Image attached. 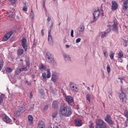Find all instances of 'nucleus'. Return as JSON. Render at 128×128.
I'll return each mask as SVG.
<instances>
[{"label":"nucleus","instance_id":"obj_30","mask_svg":"<svg viewBox=\"0 0 128 128\" xmlns=\"http://www.w3.org/2000/svg\"><path fill=\"white\" fill-rule=\"evenodd\" d=\"M2 66H4V60L2 59H0V70H2Z\"/></svg>","mask_w":128,"mask_h":128},{"label":"nucleus","instance_id":"obj_39","mask_svg":"<svg viewBox=\"0 0 128 128\" xmlns=\"http://www.w3.org/2000/svg\"><path fill=\"white\" fill-rule=\"evenodd\" d=\"M124 56V54L122 52H120L118 54V58H122Z\"/></svg>","mask_w":128,"mask_h":128},{"label":"nucleus","instance_id":"obj_13","mask_svg":"<svg viewBox=\"0 0 128 128\" xmlns=\"http://www.w3.org/2000/svg\"><path fill=\"white\" fill-rule=\"evenodd\" d=\"M110 26H109L106 30H105L104 32L102 33L101 35V38H106L110 32L111 30Z\"/></svg>","mask_w":128,"mask_h":128},{"label":"nucleus","instance_id":"obj_35","mask_svg":"<svg viewBox=\"0 0 128 128\" xmlns=\"http://www.w3.org/2000/svg\"><path fill=\"white\" fill-rule=\"evenodd\" d=\"M58 115V112H55L52 114V118H56V116Z\"/></svg>","mask_w":128,"mask_h":128},{"label":"nucleus","instance_id":"obj_11","mask_svg":"<svg viewBox=\"0 0 128 128\" xmlns=\"http://www.w3.org/2000/svg\"><path fill=\"white\" fill-rule=\"evenodd\" d=\"M118 22L116 20H114V24L112 26V30L115 32L116 34H118Z\"/></svg>","mask_w":128,"mask_h":128},{"label":"nucleus","instance_id":"obj_53","mask_svg":"<svg viewBox=\"0 0 128 128\" xmlns=\"http://www.w3.org/2000/svg\"><path fill=\"white\" fill-rule=\"evenodd\" d=\"M104 56H106V57L108 56V52H104Z\"/></svg>","mask_w":128,"mask_h":128},{"label":"nucleus","instance_id":"obj_42","mask_svg":"<svg viewBox=\"0 0 128 128\" xmlns=\"http://www.w3.org/2000/svg\"><path fill=\"white\" fill-rule=\"evenodd\" d=\"M109 94V98H110V96H112V90H110L108 92Z\"/></svg>","mask_w":128,"mask_h":128},{"label":"nucleus","instance_id":"obj_52","mask_svg":"<svg viewBox=\"0 0 128 128\" xmlns=\"http://www.w3.org/2000/svg\"><path fill=\"white\" fill-rule=\"evenodd\" d=\"M50 20H52V18L50 16H48V18H47L48 22H50Z\"/></svg>","mask_w":128,"mask_h":128},{"label":"nucleus","instance_id":"obj_50","mask_svg":"<svg viewBox=\"0 0 128 128\" xmlns=\"http://www.w3.org/2000/svg\"><path fill=\"white\" fill-rule=\"evenodd\" d=\"M39 92L42 94H44V90H39Z\"/></svg>","mask_w":128,"mask_h":128},{"label":"nucleus","instance_id":"obj_37","mask_svg":"<svg viewBox=\"0 0 128 128\" xmlns=\"http://www.w3.org/2000/svg\"><path fill=\"white\" fill-rule=\"evenodd\" d=\"M86 98L89 102H90V94L86 96Z\"/></svg>","mask_w":128,"mask_h":128},{"label":"nucleus","instance_id":"obj_62","mask_svg":"<svg viewBox=\"0 0 128 128\" xmlns=\"http://www.w3.org/2000/svg\"><path fill=\"white\" fill-rule=\"evenodd\" d=\"M53 25H54V24L52 23V25H51L52 28Z\"/></svg>","mask_w":128,"mask_h":128},{"label":"nucleus","instance_id":"obj_4","mask_svg":"<svg viewBox=\"0 0 128 128\" xmlns=\"http://www.w3.org/2000/svg\"><path fill=\"white\" fill-rule=\"evenodd\" d=\"M100 10L99 8H98L97 10H96L93 13V20L92 22V23L96 22V20L100 18Z\"/></svg>","mask_w":128,"mask_h":128},{"label":"nucleus","instance_id":"obj_5","mask_svg":"<svg viewBox=\"0 0 128 128\" xmlns=\"http://www.w3.org/2000/svg\"><path fill=\"white\" fill-rule=\"evenodd\" d=\"M45 58H47L48 60V62L50 64H54V58L52 55L50 53L47 52L45 56Z\"/></svg>","mask_w":128,"mask_h":128},{"label":"nucleus","instance_id":"obj_31","mask_svg":"<svg viewBox=\"0 0 128 128\" xmlns=\"http://www.w3.org/2000/svg\"><path fill=\"white\" fill-rule=\"evenodd\" d=\"M42 76L43 78L44 82H46V74L42 73Z\"/></svg>","mask_w":128,"mask_h":128},{"label":"nucleus","instance_id":"obj_28","mask_svg":"<svg viewBox=\"0 0 128 128\" xmlns=\"http://www.w3.org/2000/svg\"><path fill=\"white\" fill-rule=\"evenodd\" d=\"M5 70L7 72H12V69L10 68V67H6L5 68Z\"/></svg>","mask_w":128,"mask_h":128},{"label":"nucleus","instance_id":"obj_8","mask_svg":"<svg viewBox=\"0 0 128 128\" xmlns=\"http://www.w3.org/2000/svg\"><path fill=\"white\" fill-rule=\"evenodd\" d=\"M26 38H22L21 41L22 46L25 52L28 50V43H26Z\"/></svg>","mask_w":128,"mask_h":128},{"label":"nucleus","instance_id":"obj_51","mask_svg":"<svg viewBox=\"0 0 128 128\" xmlns=\"http://www.w3.org/2000/svg\"><path fill=\"white\" fill-rule=\"evenodd\" d=\"M25 84H28V86H30V82H28V81L26 80L25 81Z\"/></svg>","mask_w":128,"mask_h":128},{"label":"nucleus","instance_id":"obj_56","mask_svg":"<svg viewBox=\"0 0 128 128\" xmlns=\"http://www.w3.org/2000/svg\"><path fill=\"white\" fill-rule=\"evenodd\" d=\"M20 60V62H22V66H24V62H24V60H22V59H21Z\"/></svg>","mask_w":128,"mask_h":128},{"label":"nucleus","instance_id":"obj_64","mask_svg":"<svg viewBox=\"0 0 128 128\" xmlns=\"http://www.w3.org/2000/svg\"><path fill=\"white\" fill-rule=\"evenodd\" d=\"M92 88H94V85L92 86Z\"/></svg>","mask_w":128,"mask_h":128},{"label":"nucleus","instance_id":"obj_58","mask_svg":"<svg viewBox=\"0 0 128 128\" xmlns=\"http://www.w3.org/2000/svg\"><path fill=\"white\" fill-rule=\"evenodd\" d=\"M66 48H70V46L68 44H66Z\"/></svg>","mask_w":128,"mask_h":128},{"label":"nucleus","instance_id":"obj_46","mask_svg":"<svg viewBox=\"0 0 128 128\" xmlns=\"http://www.w3.org/2000/svg\"><path fill=\"white\" fill-rule=\"evenodd\" d=\"M48 105H46L44 108V110H48Z\"/></svg>","mask_w":128,"mask_h":128},{"label":"nucleus","instance_id":"obj_59","mask_svg":"<svg viewBox=\"0 0 128 128\" xmlns=\"http://www.w3.org/2000/svg\"><path fill=\"white\" fill-rule=\"evenodd\" d=\"M41 32L42 34V36H44V30H42Z\"/></svg>","mask_w":128,"mask_h":128},{"label":"nucleus","instance_id":"obj_57","mask_svg":"<svg viewBox=\"0 0 128 128\" xmlns=\"http://www.w3.org/2000/svg\"><path fill=\"white\" fill-rule=\"evenodd\" d=\"M42 4H46V0H43Z\"/></svg>","mask_w":128,"mask_h":128},{"label":"nucleus","instance_id":"obj_43","mask_svg":"<svg viewBox=\"0 0 128 128\" xmlns=\"http://www.w3.org/2000/svg\"><path fill=\"white\" fill-rule=\"evenodd\" d=\"M90 124L89 125V128H94V122H90Z\"/></svg>","mask_w":128,"mask_h":128},{"label":"nucleus","instance_id":"obj_23","mask_svg":"<svg viewBox=\"0 0 128 128\" xmlns=\"http://www.w3.org/2000/svg\"><path fill=\"white\" fill-rule=\"evenodd\" d=\"M128 0H126L123 4V10H128Z\"/></svg>","mask_w":128,"mask_h":128},{"label":"nucleus","instance_id":"obj_17","mask_svg":"<svg viewBox=\"0 0 128 128\" xmlns=\"http://www.w3.org/2000/svg\"><path fill=\"white\" fill-rule=\"evenodd\" d=\"M112 10H116V8H118V3L115 1H112Z\"/></svg>","mask_w":128,"mask_h":128},{"label":"nucleus","instance_id":"obj_2","mask_svg":"<svg viewBox=\"0 0 128 128\" xmlns=\"http://www.w3.org/2000/svg\"><path fill=\"white\" fill-rule=\"evenodd\" d=\"M26 66L24 68H20L19 70H16L15 72L16 74H20V72H26L27 70H28V68H30V60H26Z\"/></svg>","mask_w":128,"mask_h":128},{"label":"nucleus","instance_id":"obj_22","mask_svg":"<svg viewBox=\"0 0 128 128\" xmlns=\"http://www.w3.org/2000/svg\"><path fill=\"white\" fill-rule=\"evenodd\" d=\"M38 126L40 128H46V125L44 124V122L42 120H41L38 122Z\"/></svg>","mask_w":128,"mask_h":128},{"label":"nucleus","instance_id":"obj_21","mask_svg":"<svg viewBox=\"0 0 128 128\" xmlns=\"http://www.w3.org/2000/svg\"><path fill=\"white\" fill-rule=\"evenodd\" d=\"M122 44L124 46H128V38H126V37H124V38H123L122 39Z\"/></svg>","mask_w":128,"mask_h":128},{"label":"nucleus","instance_id":"obj_24","mask_svg":"<svg viewBox=\"0 0 128 128\" xmlns=\"http://www.w3.org/2000/svg\"><path fill=\"white\" fill-rule=\"evenodd\" d=\"M78 30L80 32H82L84 30V25L82 24L79 28H78Z\"/></svg>","mask_w":128,"mask_h":128},{"label":"nucleus","instance_id":"obj_49","mask_svg":"<svg viewBox=\"0 0 128 128\" xmlns=\"http://www.w3.org/2000/svg\"><path fill=\"white\" fill-rule=\"evenodd\" d=\"M23 10H24V12H26L28 10V8H26V6H24L23 8Z\"/></svg>","mask_w":128,"mask_h":128},{"label":"nucleus","instance_id":"obj_16","mask_svg":"<svg viewBox=\"0 0 128 128\" xmlns=\"http://www.w3.org/2000/svg\"><path fill=\"white\" fill-rule=\"evenodd\" d=\"M70 86L71 88V90L73 92H78V87L74 85L72 83L70 84Z\"/></svg>","mask_w":128,"mask_h":128},{"label":"nucleus","instance_id":"obj_41","mask_svg":"<svg viewBox=\"0 0 128 128\" xmlns=\"http://www.w3.org/2000/svg\"><path fill=\"white\" fill-rule=\"evenodd\" d=\"M40 70H46V67L44 66V65L42 64L40 66Z\"/></svg>","mask_w":128,"mask_h":128},{"label":"nucleus","instance_id":"obj_10","mask_svg":"<svg viewBox=\"0 0 128 128\" xmlns=\"http://www.w3.org/2000/svg\"><path fill=\"white\" fill-rule=\"evenodd\" d=\"M104 120L109 126H112V124H114V121L112 120V118L110 115L107 114Z\"/></svg>","mask_w":128,"mask_h":128},{"label":"nucleus","instance_id":"obj_14","mask_svg":"<svg viewBox=\"0 0 128 128\" xmlns=\"http://www.w3.org/2000/svg\"><path fill=\"white\" fill-rule=\"evenodd\" d=\"M52 30V27H50V30L48 31V42L50 44H54V40H52V38L50 34V31Z\"/></svg>","mask_w":128,"mask_h":128},{"label":"nucleus","instance_id":"obj_19","mask_svg":"<svg viewBox=\"0 0 128 128\" xmlns=\"http://www.w3.org/2000/svg\"><path fill=\"white\" fill-rule=\"evenodd\" d=\"M3 120L8 124V122H10L12 120H10V118L8 116L4 114L3 116Z\"/></svg>","mask_w":128,"mask_h":128},{"label":"nucleus","instance_id":"obj_32","mask_svg":"<svg viewBox=\"0 0 128 128\" xmlns=\"http://www.w3.org/2000/svg\"><path fill=\"white\" fill-rule=\"evenodd\" d=\"M46 71L48 72L47 78H50V70L46 69Z\"/></svg>","mask_w":128,"mask_h":128},{"label":"nucleus","instance_id":"obj_7","mask_svg":"<svg viewBox=\"0 0 128 128\" xmlns=\"http://www.w3.org/2000/svg\"><path fill=\"white\" fill-rule=\"evenodd\" d=\"M126 89L122 90V92L120 95V98L122 102H124V100H126Z\"/></svg>","mask_w":128,"mask_h":128},{"label":"nucleus","instance_id":"obj_63","mask_svg":"<svg viewBox=\"0 0 128 128\" xmlns=\"http://www.w3.org/2000/svg\"><path fill=\"white\" fill-rule=\"evenodd\" d=\"M104 2H106V0H102Z\"/></svg>","mask_w":128,"mask_h":128},{"label":"nucleus","instance_id":"obj_27","mask_svg":"<svg viewBox=\"0 0 128 128\" xmlns=\"http://www.w3.org/2000/svg\"><path fill=\"white\" fill-rule=\"evenodd\" d=\"M18 56H22L24 54V49H19L18 51Z\"/></svg>","mask_w":128,"mask_h":128},{"label":"nucleus","instance_id":"obj_3","mask_svg":"<svg viewBox=\"0 0 128 128\" xmlns=\"http://www.w3.org/2000/svg\"><path fill=\"white\" fill-rule=\"evenodd\" d=\"M96 128H108V126L104 120H98L96 122Z\"/></svg>","mask_w":128,"mask_h":128},{"label":"nucleus","instance_id":"obj_54","mask_svg":"<svg viewBox=\"0 0 128 128\" xmlns=\"http://www.w3.org/2000/svg\"><path fill=\"white\" fill-rule=\"evenodd\" d=\"M30 98H32V92H30Z\"/></svg>","mask_w":128,"mask_h":128},{"label":"nucleus","instance_id":"obj_61","mask_svg":"<svg viewBox=\"0 0 128 128\" xmlns=\"http://www.w3.org/2000/svg\"><path fill=\"white\" fill-rule=\"evenodd\" d=\"M101 15L102 16H104V12H101Z\"/></svg>","mask_w":128,"mask_h":128},{"label":"nucleus","instance_id":"obj_15","mask_svg":"<svg viewBox=\"0 0 128 128\" xmlns=\"http://www.w3.org/2000/svg\"><path fill=\"white\" fill-rule=\"evenodd\" d=\"M74 122L76 125V126H82V120L80 118H76L74 120Z\"/></svg>","mask_w":128,"mask_h":128},{"label":"nucleus","instance_id":"obj_1","mask_svg":"<svg viewBox=\"0 0 128 128\" xmlns=\"http://www.w3.org/2000/svg\"><path fill=\"white\" fill-rule=\"evenodd\" d=\"M60 114L62 116L68 117L72 116V108L65 104H62L60 106Z\"/></svg>","mask_w":128,"mask_h":128},{"label":"nucleus","instance_id":"obj_38","mask_svg":"<svg viewBox=\"0 0 128 128\" xmlns=\"http://www.w3.org/2000/svg\"><path fill=\"white\" fill-rule=\"evenodd\" d=\"M124 116H126V118H128V110H124Z\"/></svg>","mask_w":128,"mask_h":128},{"label":"nucleus","instance_id":"obj_48","mask_svg":"<svg viewBox=\"0 0 128 128\" xmlns=\"http://www.w3.org/2000/svg\"><path fill=\"white\" fill-rule=\"evenodd\" d=\"M9 16L12 18H14L16 16H14V14H10Z\"/></svg>","mask_w":128,"mask_h":128},{"label":"nucleus","instance_id":"obj_9","mask_svg":"<svg viewBox=\"0 0 128 128\" xmlns=\"http://www.w3.org/2000/svg\"><path fill=\"white\" fill-rule=\"evenodd\" d=\"M58 80V74L56 72H54L52 74L51 80L56 84V81Z\"/></svg>","mask_w":128,"mask_h":128},{"label":"nucleus","instance_id":"obj_33","mask_svg":"<svg viewBox=\"0 0 128 128\" xmlns=\"http://www.w3.org/2000/svg\"><path fill=\"white\" fill-rule=\"evenodd\" d=\"M30 16L32 20H34V11L32 10L31 12L30 13Z\"/></svg>","mask_w":128,"mask_h":128},{"label":"nucleus","instance_id":"obj_45","mask_svg":"<svg viewBox=\"0 0 128 128\" xmlns=\"http://www.w3.org/2000/svg\"><path fill=\"white\" fill-rule=\"evenodd\" d=\"M80 40H82V39H80V38H78L76 40V44H78V42H80Z\"/></svg>","mask_w":128,"mask_h":128},{"label":"nucleus","instance_id":"obj_60","mask_svg":"<svg viewBox=\"0 0 128 128\" xmlns=\"http://www.w3.org/2000/svg\"><path fill=\"white\" fill-rule=\"evenodd\" d=\"M87 90H90V87H88Z\"/></svg>","mask_w":128,"mask_h":128},{"label":"nucleus","instance_id":"obj_34","mask_svg":"<svg viewBox=\"0 0 128 128\" xmlns=\"http://www.w3.org/2000/svg\"><path fill=\"white\" fill-rule=\"evenodd\" d=\"M106 70L108 72V74H110V64H108L107 66H106Z\"/></svg>","mask_w":128,"mask_h":128},{"label":"nucleus","instance_id":"obj_26","mask_svg":"<svg viewBox=\"0 0 128 128\" xmlns=\"http://www.w3.org/2000/svg\"><path fill=\"white\" fill-rule=\"evenodd\" d=\"M4 94H1L0 96V105L2 104V102H4Z\"/></svg>","mask_w":128,"mask_h":128},{"label":"nucleus","instance_id":"obj_36","mask_svg":"<svg viewBox=\"0 0 128 128\" xmlns=\"http://www.w3.org/2000/svg\"><path fill=\"white\" fill-rule=\"evenodd\" d=\"M114 53L112 52H110V57L111 60H114Z\"/></svg>","mask_w":128,"mask_h":128},{"label":"nucleus","instance_id":"obj_40","mask_svg":"<svg viewBox=\"0 0 128 128\" xmlns=\"http://www.w3.org/2000/svg\"><path fill=\"white\" fill-rule=\"evenodd\" d=\"M118 78V80H120L121 84H122L123 81L124 82V80H126L124 79V77H120V78Z\"/></svg>","mask_w":128,"mask_h":128},{"label":"nucleus","instance_id":"obj_20","mask_svg":"<svg viewBox=\"0 0 128 128\" xmlns=\"http://www.w3.org/2000/svg\"><path fill=\"white\" fill-rule=\"evenodd\" d=\"M66 102H68V104H72L74 102V98L71 96H66Z\"/></svg>","mask_w":128,"mask_h":128},{"label":"nucleus","instance_id":"obj_18","mask_svg":"<svg viewBox=\"0 0 128 128\" xmlns=\"http://www.w3.org/2000/svg\"><path fill=\"white\" fill-rule=\"evenodd\" d=\"M52 108L54 110H58V102L54 101L52 104Z\"/></svg>","mask_w":128,"mask_h":128},{"label":"nucleus","instance_id":"obj_47","mask_svg":"<svg viewBox=\"0 0 128 128\" xmlns=\"http://www.w3.org/2000/svg\"><path fill=\"white\" fill-rule=\"evenodd\" d=\"M70 36L72 38H74V30H71Z\"/></svg>","mask_w":128,"mask_h":128},{"label":"nucleus","instance_id":"obj_44","mask_svg":"<svg viewBox=\"0 0 128 128\" xmlns=\"http://www.w3.org/2000/svg\"><path fill=\"white\" fill-rule=\"evenodd\" d=\"M10 2H11V4H16V0H9Z\"/></svg>","mask_w":128,"mask_h":128},{"label":"nucleus","instance_id":"obj_12","mask_svg":"<svg viewBox=\"0 0 128 128\" xmlns=\"http://www.w3.org/2000/svg\"><path fill=\"white\" fill-rule=\"evenodd\" d=\"M24 112V107H20L18 108V110L15 111L14 112V116L16 117L20 116V112Z\"/></svg>","mask_w":128,"mask_h":128},{"label":"nucleus","instance_id":"obj_25","mask_svg":"<svg viewBox=\"0 0 128 128\" xmlns=\"http://www.w3.org/2000/svg\"><path fill=\"white\" fill-rule=\"evenodd\" d=\"M64 58H65V60L66 61L68 60V62H70V56L68 55L64 54Z\"/></svg>","mask_w":128,"mask_h":128},{"label":"nucleus","instance_id":"obj_55","mask_svg":"<svg viewBox=\"0 0 128 128\" xmlns=\"http://www.w3.org/2000/svg\"><path fill=\"white\" fill-rule=\"evenodd\" d=\"M43 8H44L46 12V4H43Z\"/></svg>","mask_w":128,"mask_h":128},{"label":"nucleus","instance_id":"obj_29","mask_svg":"<svg viewBox=\"0 0 128 128\" xmlns=\"http://www.w3.org/2000/svg\"><path fill=\"white\" fill-rule=\"evenodd\" d=\"M28 120H29V122H30L31 124L33 123V120H34V118L32 117V115H30L28 116Z\"/></svg>","mask_w":128,"mask_h":128},{"label":"nucleus","instance_id":"obj_6","mask_svg":"<svg viewBox=\"0 0 128 128\" xmlns=\"http://www.w3.org/2000/svg\"><path fill=\"white\" fill-rule=\"evenodd\" d=\"M14 30H12L10 31L9 32H7L6 35L3 37L2 40L3 42H6V40H8L10 38L12 34H14Z\"/></svg>","mask_w":128,"mask_h":128}]
</instances>
